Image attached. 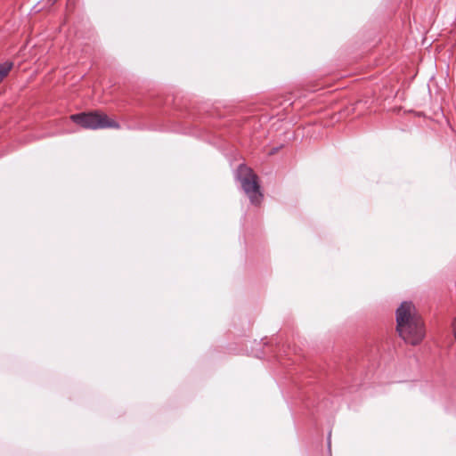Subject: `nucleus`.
Masks as SVG:
<instances>
[{
    "label": "nucleus",
    "instance_id": "obj_1",
    "mask_svg": "<svg viewBox=\"0 0 456 456\" xmlns=\"http://www.w3.org/2000/svg\"><path fill=\"white\" fill-rule=\"evenodd\" d=\"M396 330L399 336L411 345H418L425 336L424 324L411 302H403L396 310Z\"/></svg>",
    "mask_w": 456,
    "mask_h": 456
},
{
    "label": "nucleus",
    "instance_id": "obj_2",
    "mask_svg": "<svg viewBox=\"0 0 456 456\" xmlns=\"http://www.w3.org/2000/svg\"><path fill=\"white\" fill-rule=\"evenodd\" d=\"M236 177L240 182L241 187L252 204L261 202L263 194L260 191L257 175L253 170L241 164L239 166Z\"/></svg>",
    "mask_w": 456,
    "mask_h": 456
},
{
    "label": "nucleus",
    "instance_id": "obj_3",
    "mask_svg": "<svg viewBox=\"0 0 456 456\" xmlns=\"http://www.w3.org/2000/svg\"><path fill=\"white\" fill-rule=\"evenodd\" d=\"M76 124L86 129L119 128V124L98 112L79 113L70 116Z\"/></svg>",
    "mask_w": 456,
    "mask_h": 456
},
{
    "label": "nucleus",
    "instance_id": "obj_4",
    "mask_svg": "<svg viewBox=\"0 0 456 456\" xmlns=\"http://www.w3.org/2000/svg\"><path fill=\"white\" fill-rule=\"evenodd\" d=\"M12 68V62L5 61L0 64V83L4 80V78L8 75L10 70Z\"/></svg>",
    "mask_w": 456,
    "mask_h": 456
},
{
    "label": "nucleus",
    "instance_id": "obj_5",
    "mask_svg": "<svg viewBox=\"0 0 456 456\" xmlns=\"http://www.w3.org/2000/svg\"><path fill=\"white\" fill-rule=\"evenodd\" d=\"M452 329H453V334H454V337H455V338H456V319H455V320H454V322H453Z\"/></svg>",
    "mask_w": 456,
    "mask_h": 456
},
{
    "label": "nucleus",
    "instance_id": "obj_6",
    "mask_svg": "<svg viewBox=\"0 0 456 456\" xmlns=\"http://www.w3.org/2000/svg\"><path fill=\"white\" fill-rule=\"evenodd\" d=\"M328 445H329V447H330V434L329 435V437H328Z\"/></svg>",
    "mask_w": 456,
    "mask_h": 456
}]
</instances>
